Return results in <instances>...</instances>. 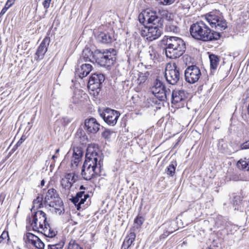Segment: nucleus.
<instances>
[{
    "label": "nucleus",
    "mask_w": 249,
    "mask_h": 249,
    "mask_svg": "<svg viewBox=\"0 0 249 249\" xmlns=\"http://www.w3.org/2000/svg\"><path fill=\"white\" fill-rule=\"evenodd\" d=\"M148 75L149 73L147 71L145 73L140 72L137 79V83L140 85L145 82Z\"/></svg>",
    "instance_id": "31"
},
{
    "label": "nucleus",
    "mask_w": 249,
    "mask_h": 249,
    "mask_svg": "<svg viewBox=\"0 0 249 249\" xmlns=\"http://www.w3.org/2000/svg\"><path fill=\"white\" fill-rule=\"evenodd\" d=\"M165 77L170 84H176L180 79L179 68L175 63H168L165 71Z\"/></svg>",
    "instance_id": "9"
},
{
    "label": "nucleus",
    "mask_w": 249,
    "mask_h": 249,
    "mask_svg": "<svg viewBox=\"0 0 249 249\" xmlns=\"http://www.w3.org/2000/svg\"><path fill=\"white\" fill-rule=\"evenodd\" d=\"M82 156V153L81 151L79 150H77V151H75L74 150L73 154L71 160V164L72 166L76 167L81 158Z\"/></svg>",
    "instance_id": "24"
},
{
    "label": "nucleus",
    "mask_w": 249,
    "mask_h": 249,
    "mask_svg": "<svg viewBox=\"0 0 249 249\" xmlns=\"http://www.w3.org/2000/svg\"><path fill=\"white\" fill-rule=\"evenodd\" d=\"M234 209H235V210H241V209H240V208H239L238 207H236V206L235 207Z\"/></svg>",
    "instance_id": "53"
},
{
    "label": "nucleus",
    "mask_w": 249,
    "mask_h": 249,
    "mask_svg": "<svg viewBox=\"0 0 249 249\" xmlns=\"http://www.w3.org/2000/svg\"><path fill=\"white\" fill-rule=\"evenodd\" d=\"M136 238V234L133 231H130L125 237L124 240L122 245V248L124 249H128L133 243Z\"/></svg>",
    "instance_id": "23"
},
{
    "label": "nucleus",
    "mask_w": 249,
    "mask_h": 249,
    "mask_svg": "<svg viewBox=\"0 0 249 249\" xmlns=\"http://www.w3.org/2000/svg\"><path fill=\"white\" fill-rule=\"evenodd\" d=\"M4 200V197L1 195L0 196V203H2Z\"/></svg>",
    "instance_id": "47"
},
{
    "label": "nucleus",
    "mask_w": 249,
    "mask_h": 249,
    "mask_svg": "<svg viewBox=\"0 0 249 249\" xmlns=\"http://www.w3.org/2000/svg\"><path fill=\"white\" fill-rule=\"evenodd\" d=\"M144 221V218L141 216H138L134 220V225L137 229L140 228Z\"/></svg>",
    "instance_id": "34"
},
{
    "label": "nucleus",
    "mask_w": 249,
    "mask_h": 249,
    "mask_svg": "<svg viewBox=\"0 0 249 249\" xmlns=\"http://www.w3.org/2000/svg\"><path fill=\"white\" fill-rule=\"evenodd\" d=\"M59 152V149H57L55 150V154L57 155V154H58Z\"/></svg>",
    "instance_id": "51"
},
{
    "label": "nucleus",
    "mask_w": 249,
    "mask_h": 249,
    "mask_svg": "<svg viewBox=\"0 0 249 249\" xmlns=\"http://www.w3.org/2000/svg\"><path fill=\"white\" fill-rule=\"evenodd\" d=\"M152 93L160 101H164L170 97L171 95V91L170 89H155Z\"/></svg>",
    "instance_id": "22"
},
{
    "label": "nucleus",
    "mask_w": 249,
    "mask_h": 249,
    "mask_svg": "<svg viewBox=\"0 0 249 249\" xmlns=\"http://www.w3.org/2000/svg\"><path fill=\"white\" fill-rule=\"evenodd\" d=\"M161 28L158 25L149 26L143 31L142 35L146 37L147 40L152 41L158 38L161 35Z\"/></svg>",
    "instance_id": "14"
},
{
    "label": "nucleus",
    "mask_w": 249,
    "mask_h": 249,
    "mask_svg": "<svg viewBox=\"0 0 249 249\" xmlns=\"http://www.w3.org/2000/svg\"><path fill=\"white\" fill-rule=\"evenodd\" d=\"M33 207H32L31 211H32V209L34 208L38 209L44 206V200L42 195L38 196L33 201Z\"/></svg>",
    "instance_id": "26"
},
{
    "label": "nucleus",
    "mask_w": 249,
    "mask_h": 249,
    "mask_svg": "<svg viewBox=\"0 0 249 249\" xmlns=\"http://www.w3.org/2000/svg\"><path fill=\"white\" fill-rule=\"evenodd\" d=\"M0 237H2V238L3 240L5 239L6 237H8V233L6 231H4L1 235H0Z\"/></svg>",
    "instance_id": "43"
},
{
    "label": "nucleus",
    "mask_w": 249,
    "mask_h": 249,
    "mask_svg": "<svg viewBox=\"0 0 249 249\" xmlns=\"http://www.w3.org/2000/svg\"><path fill=\"white\" fill-rule=\"evenodd\" d=\"M55 236V235L54 236H53L52 239H51L50 238L48 237V238H49V239L48 240V241H49V242H51V240H53V237H54ZM52 243H53V241H52Z\"/></svg>",
    "instance_id": "52"
},
{
    "label": "nucleus",
    "mask_w": 249,
    "mask_h": 249,
    "mask_svg": "<svg viewBox=\"0 0 249 249\" xmlns=\"http://www.w3.org/2000/svg\"><path fill=\"white\" fill-rule=\"evenodd\" d=\"M56 243H55V242H53V243H52V244H56Z\"/></svg>",
    "instance_id": "56"
},
{
    "label": "nucleus",
    "mask_w": 249,
    "mask_h": 249,
    "mask_svg": "<svg viewBox=\"0 0 249 249\" xmlns=\"http://www.w3.org/2000/svg\"><path fill=\"white\" fill-rule=\"evenodd\" d=\"M165 89L163 83L160 80L157 79L154 82V86L151 88L150 91L153 92L155 89L159 90Z\"/></svg>",
    "instance_id": "28"
},
{
    "label": "nucleus",
    "mask_w": 249,
    "mask_h": 249,
    "mask_svg": "<svg viewBox=\"0 0 249 249\" xmlns=\"http://www.w3.org/2000/svg\"><path fill=\"white\" fill-rule=\"evenodd\" d=\"M85 125L87 131L93 134L97 133L99 131L100 126L96 120L93 118L86 119Z\"/></svg>",
    "instance_id": "16"
},
{
    "label": "nucleus",
    "mask_w": 249,
    "mask_h": 249,
    "mask_svg": "<svg viewBox=\"0 0 249 249\" xmlns=\"http://www.w3.org/2000/svg\"><path fill=\"white\" fill-rule=\"evenodd\" d=\"M98 41L103 44H110L114 40L112 34L108 32H100L96 36Z\"/></svg>",
    "instance_id": "21"
},
{
    "label": "nucleus",
    "mask_w": 249,
    "mask_h": 249,
    "mask_svg": "<svg viewBox=\"0 0 249 249\" xmlns=\"http://www.w3.org/2000/svg\"><path fill=\"white\" fill-rule=\"evenodd\" d=\"M238 167L241 169L248 168V159L239 160L237 163Z\"/></svg>",
    "instance_id": "33"
},
{
    "label": "nucleus",
    "mask_w": 249,
    "mask_h": 249,
    "mask_svg": "<svg viewBox=\"0 0 249 249\" xmlns=\"http://www.w3.org/2000/svg\"><path fill=\"white\" fill-rule=\"evenodd\" d=\"M77 180V176L74 172L66 173L60 181L61 192L66 196L71 195L72 186Z\"/></svg>",
    "instance_id": "8"
},
{
    "label": "nucleus",
    "mask_w": 249,
    "mask_h": 249,
    "mask_svg": "<svg viewBox=\"0 0 249 249\" xmlns=\"http://www.w3.org/2000/svg\"><path fill=\"white\" fill-rule=\"evenodd\" d=\"M248 112H249V107H248Z\"/></svg>",
    "instance_id": "55"
},
{
    "label": "nucleus",
    "mask_w": 249,
    "mask_h": 249,
    "mask_svg": "<svg viewBox=\"0 0 249 249\" xmlns=\"http://www.w3.org/2000/svg\"><path fill=\"white\" fill-rule=\"evenodd\" d=\"M51 1L52 0H45L43 2V5L44 8L46 9H47L49 7Z\"/></svg>",
    "instance_id": "39"
},
{
    "label": "nucleus",
    "mask_w": 249,
    "mask_h": 249,
    "mask_svg": "<svg viewBox=\"0 0 249 249\" xmlns=\"http://www.w3.org/2000/svg\"><path fill=\"white\" fill-rule=\"evenodd\" d=\"M15 0H8L6 2V5L12 6L15 3Z\"/></svg>",
    "instance_id": "44"
},
{
    "label": "nucleus",
    "mask_w": 249,
    "mask_h": 249,
    "mask_svg": "<svg viewBox=\"0 0 249 249\" xmlns=\"http://www.w3.org/2000/svg\"><path fill=\"white\" fill-rule=\"evenodd\" d=\"M92 66L90 64H83L79 68H77L75 71V74L80 78H83L87 76L92 70Z\"/></svg>",
    "instance_id": "19"
},
{
    "label": "nucleus",
    "mask_w": 249,
    "mask_h": 249,
    "mask_svg": "<svg viewBox=\"0 0 249 249\" xmlns=\"http://www.w3.org/2000/svg\"><path fill=\"white\" fill-rule=\"evenodd\" d=\"M11 6L9 5H6V3L5 4L4 7L2 8V9L1 10L0 13V15H3L7 11V10Z\"/></svg>",
    "instance_id": "41"
},
{
    "label": "nucleus",
    "mask_w": 249,
    "mask_h": 249,
    "mask_svg": "<svg viewBox=\"0 0 249 249\" xmlns=\"http://www.w3.org/2000/svg\"><path fill=\"white\" fill-rule=\"evenodd\" d=\"M103 156L99 152L88 150L83 164L81 175L85 180H89L95 176H101Z\"/></svg>",
    "instance_id": "1"
},
{
    "label": "nucleus",
    "mask_w": 249,
    "mask_h": 249,
    "mask_svg": "<svg viewBox=\"0 0 249 249\" xmlns=\"http://www.w3.org/2000/svg\"><path fill=\"white\" fill-rule=\"evenodd\" d=\"M25 140V138H23V136L20 138V139L18 141L17 143V145H20L22 142Z\"/></svg>",
    "instance_id": "45"
},
{
    "label": "nucleus",
    "mask_w": 249,
    "mask_h": 249,
    "mask_svg": "<svg viewBox=\"0 0 249 249\" xmlns=\"http://www.w3.org/2000/svg\"><path fill=\"white\" fill-rule=\"evenodd\" d=\"M185 79L190 84H194L198 81L201 73L198 67L196 65L188 67L184 72Z\"/></svg>",
    "instance_id": "13"
},
{
    "label": "nucleus",
    "mask_w": 249,
    "mask_h": 249,
    "mask_svg": "<svg viewBox=\"0 0 249 249\" xmlns=\"http://www.w3.org/2000/svg\"><path fill=\"white\" fill-rule=\"evenodd\" d=\"M50 39L48 37H45L38 46L35 54V59L36 60L41 59L46 53L48 46L49 44Z\"/></svg>",
    "instance_id": "15"
},
{
    "label": "nucleus",
    "mask_w": 249,
    "mask_h": 249,
    "mask_svg": "<svg viewBox=\"0 0 249 249\" xmlns=\"http://www.w3.org/2000/svg\"><path fill=\"white\" fill-rule=\"evenodd\" d=\"M64 245V242L60 240L56 244H51L48 245V247L50 249H62Z\"/></svg>",
    "instance_id": "32"
},
{
    "label": "nucleus",
    "mask_w": 249,
    "mask_h": 249,
    "mask_svg": "<svg viewBox=\"0 0 249 249\" xmlns=\"http://www.w3.org/2000/svg\"><path fill=\"white\" fill-rule=\"evenodd\" d=\"M44 206L56 214L61 215L64 213L63 203L56 191L53 189L48 190L44 200Z\"/></svg>",
    "instance_id": "6"
},
{
    "label": "nucleus",
    "mask_w": 249,
    "mask_h": 249,
    "mask_svg": "<svg viewBox=\"0 0 249 249\" xmlns=\"http://www.w3.org/2000/svg\"><path fill=\"white\" fill-rule=\"evenodd\" d=\"M165 48L166 56L170 59H176L185 52L186 46L184 41L180 37L170 36L167 38Z\"/></svg>",
    "instance_id": "5"
},
{
    "label": "nucleus",
    "mask_w": 249,
    "mask_h": 249,
    "mask_svg": "<svg viewBox=\"0 0 249 249\" xmlns=\"http://www.w3.org/2000/svg\"><path fill=\"white\" fill-rule=\"evenodd\" d=\"M31 226L33 231L40 232L51 239L56 234L57 231L51 227L46 214L42 211H37L35 213Z\"/></svg>",
    "instance_id": "4"
},
{
    "label": "nucleus",
    "mask_w": 249,
    "mask_h": 249,
    "mask_svg": "<svg viewBox=\"0 0 249 249\" xmlns=\"http://www.w3.org/2000/svg\"><path fill=\"white\" fill-rule=\"evenodd\" d=\"M166 28L167 30L169 29L170 31L173 32H176L178 31L177 27L174 25H169V26H167Z\"/></svg>",
    "instance_id": "42"
},
{
    "label": "nucleus",
    "mask_w": 249,
    "mask_h": 249,
    "mask_svg": "<svg viewBox=\"0 0 249 249\" xmlns=\"http://www.w3.org/2000/svg\"><path fill=\"white\" fill-rule=\"evenodd\" d=\"M205 19L212 28L216 32L223 31L227 28V22L223 17L215 12H211L205 15Z\"/></svg>",
    "instance_id": "7"
},
{
    "label": "nucleus",
    "mask_w": 249,
    "mask_h": 249,
    "mask_svg": "<svg viewBox=\"0 0 249 249\" xmlns=\"http://www.w3.org/2000/svg\"><path fill=\"white\" fill-rule=\"evenodd\" d=\"M44 184H45V181L44 180H42L41 181V183H40V185L41 186H43L44 185Z\"/></svg>",
    "instance_id": "48"
},
{
    "label": "nucleus",
    "mask_w": 249,
    "mask_h": 249,
    "mask_svg": "<svg viewBox=\"0 0 249 249\" xmlns=\"http://www.w3.org/2000/svg\"><path fill=\"white\" fill-rule=\"evenodd\" d=\"M100 116L104 119V121L108 125L114 126L117 122L120 115L118 111L107 108L104 111L99 109Z\"/></svg>",
    "instance_id": "10"
},
{
    "label": "nucleus",
    "mask_w": 249,
    "mask_h": 249,
    "mask_svg": "<svg viewBox=\"0 0 249 249\" xmlns=\"http://www.w3.org/2000/svg\"><path fill=\"white\" fill-rule=\"evenodd\" d=\"M57 158V156L55 154L53 156L52 159L54 160L55 158Z\"/></svg>",
    "instance_id": "49"
},
{
    "label": "nucleus",
    "mask_w": 249,
    "mask_h": 249,
    "mask_svg": "<svg viewBox=\"0 0 249 249\" xmlns=\"http://www.w3.org/2000/svg\"><path fill=\"white\" fill-rule=\"evenodd\" d=\"M160 3L163 5H170L173 3L175 0H159Z\"/></svg>",
    "instance_id": "38"
},
{
    "label": "nucleus",
    "mask_w": 249,
    "mask_h": 249,
    "mask_svg": "<svg viewBox=\"0 0 249 249\" xmlns=\"http://www.w3.org/2000/svg\"><path fill=\"white\" fill-rule=\"evenodd\" d=\"M116 54V51L113 49H107L103 52L98 50L92 52L89 49L85 48L83 51L80 59L85 62H95L101 66L108 68L115 61Z\"/></svg>",
    "instance_id": "2"
},
{
    "label": "nucleus",
    "mask_w": 249,
    "mask_h": 249,
    "mask_svg": "<svg viewBox=\"0 0 249 249\" xmlns=\"http://www.w3.org/2000/svg\"><path fill=\"white\" fill-rule=\"evenodd\" d=\"M241 149H249V141H247L241 145Z\"/></svg>",
    "instance_id": "40"
},
{
    "label": "nucleus",
    "mask_w": 249,
    "mask_h": 249,
    "mask_svg": "<svg viewBox=\"0 0 249 249\" xmlns=\"http://www.w3.org/2000/svg\"><path fill=\"white\" fill-rule=\"evenodd\" d=\"M172 103L174 104L183 101L187 97L186 93L183 90L175 89L171 94Z\"/></svg>",
    "instance_id": "20"
},
{
    "label": "nucleus",
    "mask_w": 249,
    "mask_h": 249,
    "mask_svg": "<svg viewBox=\"0 0 249 249\" xmlns=\"http://www.w3.org/2000/svg\"><path fill=\"white\" fill-rule=\"evenodd\" d=\"M234 200H233V205L235 206L238 204L237 200V199H238V197H235L234 198Z\"/></svg>",
    "instance_id": "46"
},
{
    "label": "nucleus",
    "mask_w": 249,
    "mask_h": 249,
    "mask_svg": "<svg viewBox=\"0 0 249 249\" xmlns=\"http://www.w3.org/2000/svg\"><path fill=\"white\" fill-rule=\"evenodd\" d=\"M248 171H249V159H248V168L247 169Z\"/></svg>",
    "instance_id": "54"
},
{
    "label": "nucleus",
    "mask_w": 249,
    "mask_h": 249,
    "mask_svg": "<svg viewBox=\"0 0 249 249\" xmlns=\"http://www.w3.org/2000/svg\"><path fill=\"white\" fill-rule=\"evenodd\" d=\"M176 166V162H172L166 170L167 174L171 177L173 176L175 173Z\"/></svg>",
    "instance_id": "29"
},
{
    "label": "nucleus",
    "mask_w": 249,
    "mask_h": 249,
    "mask_svg": "<svg viewBox=\"0 0 249 249\" xmlns=\"http://www.w3.org/2000/svg\"><path fill=\"white\" fill-rule=\"evenodd\" d=\"M209 59L210 61L211 69L215 70L219 64V57L215 54H211L209 55Z\"/></svg>",
    "instance_id": "25"
},
{
    "label": "nucleus",
    "mask_w": 249,
    "mask_h": 249,
    "mask_svg": "<svg viewBox=\"0 0 249 249\" xmlns=\"http://www.w3.org/2000/svg\"><path fill=\"white\" fill-rule=\"evenodd\" d=\"M160 15L161 17V18L163 19H165L166 20H171L173 18V15L169 11L166 10H161L159 11Z\"/></svg>",
    "instance_id": "27"
},
{
    "label": "nucleus",
    "mask_w": 249,
    "mask_h": 249,
    "mask_svg": "<svg viewBox=\"0 0 249 249\" xmlns=\"http://www.w3.org/2000/svg\"><path fill=\"white\" fill-rule=\"evenodd\" d=\"M36 248L38 249H43L44 248V244L41 241V240L37 237V240L33 244Z\"/></svg>",
    "instance_id": "37"
},
{
    "label": "nucleus",
    "mask_w": 249,
    "mask_h": 249,
    "mask_svg": "<svg viewBox=\"0 0 249 249\" xmlns=\"http://www.w3.org/2000/svg\"><path fill=\"white\" fill-rule=\"evenodd\" d=\"M85 189V188L84 187L83 185H81L80 187V190H84Z\"/></svg>",
    "instance_id": "50"
},
{
    "label": "nucleus",
    "mask_w": 249,
    "mask_h": 249,
    "mask_svg": "<svg viewBox=\"0 0 249 249\" xmlns=\"http://www.w3.org/2000/svg\"><path fill=\"white\" fill-rule=\"evenodd\" d=\"M104 80L105 76L103 74L100 73L92 74L89 80L88 87L89 90L98 93Z\"/></svg>",
    "instance_id": "11"
},
{
    "label": "nucleus",
    "mask_w": 249,
    "mask_h": 249,
    "mask_svg": "<svg viewBox=\"0 0 249 249\" xmlns=\"http://www.w3.org/2000/svg\"><path fill=\"white\" fill-rule=\"evenodd\" d=\"M140 22L143 24H152L156 25L160 19L155 11L149 9L143 11L139 16Z\"/></svg>",
    "instance_id": "12"
},
{
    "label": "nucleus",
    "mask_w": 249,
    "mask_h": 249,
    "mask_svg": "<svg viewBox=\"0 0 249 249\" xmlns=\"http://www.w3.org/2000/svg\"><path fill=\"white\" fill-rule=\"evenodd\" d=\"M72 197L71 198H70L73 204L75 206H77V207H79L80 205L84 203L86 199L89 197V195L88 194H85V191H81L79 192H78L75 196H72V195H71ZM77 209H79L77 208Z\"/></svg>",
    "instance_id": "18"
},
{
    "label": "nucleus",
    "mask_w": 249,
    "mask_h": 249,
    "mask_svg": "<svg viewBox=\"0 0 249 249\" xmlns=\"http://www.w3.org/2000/svg\"><path fill=\"white\" fill-rule=\"evenodd\" d=\"M88 95L83 91L78 90L74 92L71 102L77 106L83 105L87 101Z\"/></svg>",
    "instance_id": "17"
},
{
    "label": "nucleus",
    "mask_w": 249,
    "mask_h": 249,
    "mask_svg": "<svg viewBox=\"0 0 249 249\" xmlns=\"http://www.w3.org/2000/svg\"><path fill=\"white\" fill-rule=\"evenodd\" d=\"M67 249H83L74 240H71L68 245Z\"/></svg>",
    "instance_id": "36"
},
{
    "label": "nucleus",
    "mask_w": 249,
    "mask_h": 249,
    "mask_svg": "<svg viewBox=\"0 0 249 249\" xmlns=\"http://www.w3.org/2000/svg\"><path fill=\"white\" fill-rule=\"evenodd\" d=\"M37 236L35 235L32 233L28 232L26 235V242L28 244H31L33 245L37 240Z\"/></svg>",
    "instance_id": "30"
},
{
    "label": "nucleus",
    "mask_w": 249,
    "mask_h": 249,
    "mask_svg": "<svg viewBox=\"0 0 249 249\" xmlns=\"http://www.w3.org/2000/svg\"><path fill=\"white\" fill-rule=\"evenodd\" d=\"M148 53L150 56V58L152 60H154L155 58H156L158 55L157 52L152 46L149 47Z\"/></svg>",
    "instance_id": "35"
},
{
    "label": "nucleus",
    "mask_w": 249,
    "mask_h": 249,
    "mask_svg": "<svg viewBox=\"0 0 249 249\" xmlns=\"http://www.w3.org/2000/svg\"><path fill=\"white\" fill-rule=\"evenodd\" d=\"M191 36L194 39L204 42L217 40L221 36V33L212 30L202 21L193 24L190 28Z\"/></svg>",
    "instance_id": "3"
}]
</instances>
